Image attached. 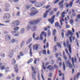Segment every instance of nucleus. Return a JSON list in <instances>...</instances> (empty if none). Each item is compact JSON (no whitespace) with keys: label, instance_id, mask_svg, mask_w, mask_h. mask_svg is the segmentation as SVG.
<instances>
[{"label":"nucleus","instance_id":"1","mask_svg":"<svg viewBox=\"0 0 80 80\" xmlns=\"http://www.w3.org/2000/svg\"><path fill=\"white\" fill-rule=\"evenodd\" d=\"M31 10L32 11V12L30 13V15L31 16L35 15L37 14V13H38V11L36 10L35 8H34V7L32 8L31 9Z\"/></svg>","mask_w":80,"mask_h":80},{"label":"nucleus","instance_id":"2","mask_svg":"<svg viewBox=\"0 0 80 80\" xmlns=\"http://www.w3.org/2000/svg\"><path fill=\"white\" fill-rule=\"evenodd\" d=\"M73 33L71 31H68V33L66 34V35L67 36V37H68L69 35H71V36L69 37L70 41L71 43H72V38L73 37Z\"/></svg>","mask_w":80,"mask_h":80},{"label":"nucleus","instance_id":"3","mask_svg":"<svg viewBox=\"0 0 80 80\" xmlns=\"http://www.w3.org/2000/svg\"><path fill=\"white\" fill-rule=\"evenodd\" d=\"M40 19H38L37 20H34L31 22H29L30 25H35L38 24L40 22Z\"/></svg>","mask_w":80,"mask_h":80},{"label":"nucleus","instance_id":"4","mask_svg":"<svg viewBox=\"0 0 80 80\" xmlns=\"http://www.w3.org/2000/svg\"><path fill=\"white\" fill-rule=\"evenodd\" d=\"M19 24H20V21L18 20H17L12 22V27H17V26L19 25Z\"/></svg>","mask_w":80,"mask_h":80},{"label":"nucleus","instance_id":"5","mask_svg":"<svg viewBox=\"0 0 80 80\" xmlns=\"http://www.w3.org/2000/svg\"><path fill=\"white\" fill-rule=\"evenodd\" d=\"M74 0H72V1H71L69 3V4L67 3V2H66L65 4L66 5V8H68V7H72L73 5V2Z\"/></svg>","mask_w":80,"mask_h":80},{"label":"nucleus","instance_id":"6","mask_svg":"<svg viewBox=\"0 0 80 80\" xmlns=\"http://www.w3.org/2000/svg\"><path fill=\"white\" fill-rule=\"evenodd\" d=\"M66 63V67H69L70 68H72V65L71 64V62L68 60H67L65 62Z\"/></svg>","mask_w":80,"mask_h":80},{"label":"nucleus","instance_id":"7","mask_svg":"<svg viewBox=\"0 0 80 80\" xmlns=\"http://www.w3.org/2000/svg\"><path fill=\"white\" fill-rule=\"evenodd\" d=\"M67 44L68 47L69 48V51L71 54H72V48L71 47V44L69 45V42L68 40H67Z\"/></svg>","mask_w":80,"mask_h":80},{"label":"nucleus","instance_id":"8","mask_svg":"<svg viewBox=\"0 0 80 80\" xmlns=\"http://www.w3.org/2000/svg\"><path fill=\"white\" fill-rule=\"evenodd\" d=\"M55 15H53L51 18L48 19L49 22H50L51 24H53V23H54V19H55Z\"/></svg>","mask_w":80,"mask_h":80},{"label":"nucleus","instance_id":"9","mask_svg":"<svg viewBox=\"0 0 80 80\" xmlns=\"http://www.w3.org/2000/svg\"><path fill=\"white\" fill-rule=\"evenodd\" d=\"M10 18V15L9 13L6 14L3 17L4 19H7V20H8Z\"/></svg>","mask_w":80,"mask_h":80},{"label":"nucleus","instance_id":"10","mask_svg":"<svg viewBox=\"0 0 80 80\" xmlns=\"http://www.w3.org/2000/svg\"><path fill=\"white\" fill-rule=\"evenodd\" d=\"M52 9V8H51L49 9H48V10H47L46 11V12L44 13L43 15V18H46V17H47V14H48V12H50L51 10Z\"/></svg>","mask_w":80,"mask_h":80},{"label":"nucleus","instance_id":"11","mask_svg":"<svg viewBox=\"0 0 80 80\" xmlns=\"http://www.w3.org/2000/svg\"><path fill=\"white\" fill-rule=\"evenodd\" d=\"M65 0H62L59 3L58 5L60 6V8H62L63 7V2Z\"/></svg>","mask_w":80,"mask_h":80},{"label":"nucleus","instance_id":"12","mask_svg":"<svg viewBox=\"0 0 80 80\" xmlns=\"http://www.w3.org/2000/svg\"><path fill=\"white\" fill-rule=\"evenodd\" d=\"M35 7H42L43 6V5H42V4L41 2H38L36 3L35 4Z\"/></svg>","mask_w":80,"mask_h":80},{"label":"nucleus","instance_id":"13","mask_svg":"<svg viewBox=\"0 0 80 80\" xmlns=\"http://www.w3.org/2000/svg\"><path fill=\"white\" fill-rule=\"evenodd\" d=\"M39 45H35L33 46V50H38V47H39Z\"/></svg>","mask_w":80,"mask_h":80},{"label":"nucleus","instance_id":"14","mask_svg":"<svg viewBox=\"0 0 80 80\" xmlns=\"http://www.w3.org/2000/svg\"><path fill=\"white\" fill-rule=\"evenodd\" d=\"M5 39L6 40H7V41H9L10 40V37L8 35H7L6 36Z\"/></svg>","mask_w":80,"mask_h":80},{"label":"nucleus","instance_id":"15","mask_svg":"<svg viewBox=\"0 0 80 80\" xmlns=\"http://www.w3.org/2000/svg\"><path fill=\"white\" fill-rule=\"evenodd\" d=\"M14 67V69L15 72H16V73H18V68H17V65H15Z\"/></svg>","mask_w":80,"mask_h":80},{"label":"nucleus","instance_id":"16","mask_svg":"<svg viewBox=\"0 0 80 80\" xmlns=\"http://www.w3.org/2000/svg\"><path fill=\"white\" fill-rule=\"evenodd\" d=\"M47 68L48 69H50V70H53L54 69H53V67L52 66H51L50 65L48 66Z\"/></svg>","mask_w":80,"mask_h":80},{"label":"nucleus","instance_id":"17","mask_svg":"<svg viewBox=\"0 0 80 80\" xmlns=\"http://www.w3.org/2000/svg\"><path fill=\"white\" fill-rule=\"evenodd\" d=\"M32 38H30L26 42V44L28 45V44H29V43H30L31 42H32Z\"/></svg>","mask_w":80,"mask_h":80},{"label":"nucleus","instance_id":"18","mask_svg":"<svg viewBox=\"0 0 80 80\" xmlns=\"http://www.w3.org/2000/svg\"><path fill=\"white\" fill-rule=\"evenodd\" d=\"M36 29L37 28L35 26H33L31 28V30L32 32H34V31L36 30Z\"/></svg>","mask_w":80,"mask_h":80},{"label":"nucleus","instance_id":"19","mask_svg":"<svg viewBox=\"0 0 80 80\" xmlns=\"http://www.w3.org/2000/svg\"><path fill=\"white\" fill-rule=\"evenodd\" d=\"M5 8H9L10 7V5L8 3H6L5 4Z\"/></svg>","mask_w":80,"mask_h":80},{"label":"nucleus","instance_id":"20","mask_svg":"<svg viewBox=\"0 0 80 80\" xmlns=\"http://www.w3.org/2000/svg\"><path fill=\"white\" fill-rule=\"evenodd\" d=\"M55 27H59V28L60 29V28H61V26H60V25H59V24H58V23L56 22L55 23Z\"/></svg>","mask_w":80,"mask_h":80},{"label":"nucleus","instance_id":"21","mask_svg":"<svg viewBox=\"0 0 80 80\" xmlns=\"http://www.w3.org/2000/svg\"><path fill=\"white\" fill-rule=\"evenodd\" d=\"M12 52H10L9 54V57L10 58H12V57L13 55V51H12Z\"/></svg>","mask_w":80,"mask_h":80},{"label":"nucleus","instance_id":"22","mask_svg":"<svg viewBox=\"0 0 80 80\" xmlns=\"http://www.w3.org/2000/svg\"><path fill=\"white\" fill-rule=\"evenodd\" d=\"M65 51L66 52L68 55H69V58H71V56H70V54L68 53V50H67V49H66Z\"/></svg>","mask_w":80,"mask_h":80},{"label":"nucleus","instance_id":"23","mask_svg":"<svg viewBox=\"0 0 80 80\" xmlns=\"http://www.w3.org/2000/svg\"><path fill=\"white\" fill-rule=\"evenodd\" d=\"M32 6V5H27L26 7V9H29V8H30Z\"/></svg>","mask_w":80,"mask_h":80},{"label":"nucleus","instance_id":"24","mask_svg":"<svg viewBox=\"0 0 80 80\" xmlns=\"http://www.w3.org/2000/svg\"><path fill=\"white\" fill-rule=\"evenodd\" d=\"M16 42V40L15 39H12L10 42V43H15Z\"/></svg>","mask_w":80,"mask_h":80},{"label":"nucleus","instance_id":"25","mask_svg":"<svg viewBox=\"0 0 80 80\" xmlns=\"http://www.w3.org/2000/svg\"><path fill=\"white\" fill-rule=\"evenodd\" d=\"M24 32H25V29L22 28L20 32V33L22 34V33H24Z\"/></svg>","mask_w":80,"mask_h":80},{"label":"nucleus","instance_id":"26","mask_svg":"<svg viewBox=\"0 0 80 80\" xmlns=\"http://www.w3.org/2000/svg\"><path fill=\"white\" fill-rule=\"evenodd\" d=\"M13 29L14 30H15L16 31H17L19 30V27H16L13 28Z\"/></svg>","mask_w":80,"mask_h":80},{"label":"nucleus","instance_id":"27","mask_svg":"<svg viewBox=\"0 0 80 80\" xmlns=\"http://www.w3.org/2000/svg\"><path fill=\"white\" fill-rule=\"evenodd\" d=\"M31 28V26L30 25H28L27 27L26 28L27 30H29Z\"/></svg>","mask_w":80,"mask_h":80},{"label":"nucleus","instance_id":"28","mask_svg":"<svg viewBox=\"0 0 80 80\" xmlns=\"http://www.w3.org/2000/svg\"><path fill=\"white\" fill-rule=\"evenodd\" d=\"M48 36H50L51 35V32H50V30H48Z\"/></svg>","mask_w":80,"mask_h":80},{"label":"nucleus","instance_id":"29","mask_svg":"<svg viewBox=\"0 0 80 80\" xmlns=\"http://www.w3.org/2000/svg\"><path fill=\"white\" fill-rule=\"evenodd\" d=\"M74 58L73 57L72 58V61L74 67H75V65H74Z\"/></svg>","mask_w":80,"mask_h":80},{"label":"nucleus","instance_id":"30","mask_svg":"<svg viewBox=\"0 0 80 80\" xmlns=\"http://www.w3.org/2000/svg\"><path fill=\"white\" fill-rule=\"evenodd\" d=\"M53 11H51L49 13L50 15H52L53 14Z\"/></svg>","mask_w":80,"mask_h":80},{"label":"nucleus","instance_id":"31","mask_svg":"<svg viewBox=\"0 0 80 80\" xmlns=\"http://www.w3.org/2000/svg\"><path fill=\"white\" fill-rule=\"evenodd\" d=\"M63 68L64 70L65 71V63H64V62H63Z\"/></svg>","mask_w":80,"mask_h":80},{"label":"nucleus","instance_id":"32","mask_svg":"<svg viewBox=\"0 0 80 80\" xmlns=\"http://www.w3.org/2000/svg\"><path fill=\"white\" fill-rule=\"evenodd\" d=\"M16 34H15V36H16V37H17L19 35V32H18L17 31L16 32Z\"/></svg>","mask_w":80,"mask_h":80},{"label":"nucleus","instance_id":"33","mask_svg":"<svg viewBox=\"0 0 80 80\" xmlns=\"http://www.w3.org/2000/svg\"><path fill=\"white\" fill-rule=\"evenodd\" d=\"M15 63H16V61H15V59H13L12 60V64L13 65H14V64H15Z\"/></svg>","mask_w":80,"mask_h":80},{"label":"nucleus","instance_id":"34","mask_svg":"<svg viewBox=\"0 0 80 80\" xmlns=\"http://www.w3.org/2000/svg\"><path fill=\"white\" fill-rule=\"evenodd\" d=\"M57 45L58 46V47H60V48H62V46L59 42L57 43Z\"/></svg>","mask_w":80,"mask_h":80},{"label":"nucleus","instance_id":"35","mask_svg":"<svg viewBox=\"0 0 80 80\" xmlns=\"http://www.w3.org/2000/svg\"><path fill=\"white\" fill-rule=\"evenodd\" d=\"M33 61V59H31L29 61H28V63H30L32 62Z\"/></svg>","mask_w":80,"mask_h":80},{"label":"nucleus","instance_id":"36","mask_svg":"<svg viewBox=\"0 0 80 80\" xmlns=\"http://www.w3.org/2000/svg\"><path fill=\"white\" fill-rule=\"evenodd\" d=\"M30 2L31 3H32V4H33V3H35L36 2V1H30Z\"/></svg>","mask_w":80,"mask_h":80},{"label":"nucleus","instance_id":"37","mask_svg":"<svg viewBox=\"0 0 80 80\" xmlns=\"http://www.w3.org/2000/svg\"><path fill=\"white\" fill-rule=\"evenodd\" d=\"M62 21L63 22H64V20L63 19H62V20H60V23H61V26H62Z\"/></svg>","mask_w":80,"mask_h":80},{"label":"nucleus","instance_id":"38","mask_svg":"<svg viewBox=\"0 0 80 80\" xmlns=\"http://www.w3.org/2000/svg\"><path fill=\"white\" fill-rule=\"evenodd\" d=\"M56 33V30L55 29L53 31V35L54 36L55 35V33Z\"/></svg>","mask_w":80,"mask_h":80},{"label":"nucleus","instance_id":"39","mask_svg":"<svg viewBox=\"0 0 80 80\" xmlns=\"http://www.w3.org/2000/svg\"><path fill=\"white\" fill-rule=\"evenodd\" d=\"M49 77L50 78H52V73H49L48 75Z\"/></svg>","mask_w":80,"mask_h":80},{"label":"nucleus","instance_id":"40","mask_svg":"<svg viewBox=\"0 0 80 80\" xmlns=\"http://www.w3.org/2000/svg\"><path fill=\"white\" fill-rule=\"evenodd\" d=\"M30 56L32 57V48L30 49Z\"/></svg>","mask_w":80,"mask_h":80},{"label":"nucleus","instance_id":"41","mask_svg":"<svg viewBox=\"0 0 80 80\" xmlns=\"http://www.w3.org/2000/svg\"><path fill=\"white\" fill-rule=\"evenodd\" d=\"M65 12H63L62 13V14H61L62 17H64L65 15H65Z\"/></svg>","mask_w":80,"mask_h":80},{"label":"nucleus","instance_id":"42","mask_svg":"<svg viewBox=\"0 0 80 80\" xmlns=\"http://www.w3.org/2000/svg\"><path fill=\"white\" fill-rule=\"evenodd\" d=\"M40 38L41 40H43V36H42V35H41L40 36Z\"/></svg>","mask_w":80,"mask_h":80},{"label":"nucleus","instance_id":"43","mask_svg":"<svg viewBox=\"0 0 80 80\" xmlns=\"http://www.w3.org/2000/svg\"><path fill=\"white\" fill-rule=\"evenodd\" d=\"M77 17L79 19V21H80V14H78L77 16Z\"/></svg>","mask_w":80,"mask_h":80},{"label":"nucleus","instance_id":"44","mask_svg":"<svg viewBox=\"0 0 80 80\" xmlns=\"http://www.w3.org/2000/svg\"><path fill=\"white\" fill-rule=\"evenodd\" d=\"M8 70H9V68H8V67H7L6 68V71H5L6 72H8Z\"/></svg>","mask_w":80,"mask_h":80},{"label":"nucleus","instance_id":"45","mask_svg":"<svg viewBox=\"0 0 80 80\" xmlns=\"http://www.w3.org/2000/svg\"><path fill=\"white\" fill-rule=\"evenodd\" d=\"M59 0H56L54 2V4H56V3H58V2H59Z\"/></svg>","mask_w":80,"mask_h":80},{"label":"nucleus","instance_id":"46","mask_svg":"<svg viewBox=\"0 0 80 80\" xmlns=\"http://www.w3.org/2000/svg\"><path fill=\"white\" fill-rule=\"evenodd\" d=\"M78 21H80V19H79L78 18H77L75 19V22H78Z\"/></svg>","mask_w":80,"mask_h":80},{"label":"nucleus","instance_id":"47","mask_svg":"<svg viewBox=\"0 0 80 80\" xmlns=\"http://www.w3.org/2000/svg\"><path fill=\"white\" fill-rule=\"evenodd\" d=\"M70 22L71 24H73V20L72 19H71L70 20Z\"/></svg>","mask_w":80,"mask_h":80},{"label":"nucleus","instance_id":"48","mask_svg":"<svg viewBox=\"0 0 80 80\" xmlns=\"http://www.w3.org/2000/svg\"><path fill=\"white\" fill-rule=\"evenodd\" d=\"M33 36V39H35V33L34 32L32 35Z\"/></svg>","mask_w":80,"mask_h":80},{"label":"nucleus","instance_id":"49","mask_svg":"<svg viewBox=\"0 0 80 80\" xmlns=\"http://www.w3.org/2000/svg\"><path fill=\"white\" fill-rule=\"evenodd\" d=\"M55 56L56 58H58V53H56L55 54Z\"/></svg>","mask_w":80,"mask_h":80},{"label":"nucleus","instance_id":"50","mask_svg":"<svg viewBox=\"0 0 80 80\" xmlns=\"http://www.w3.org/2000/svg\"><path fill=\"white\" fill-rule=\"evenodd\" d=\"M1 70H4L5 69V66H2L1 68Z\"/></svg>","mask_w":80,"mask_h":80},{"label":"nucleus","instance_id":"51","mask_svg":"<svg viewBox=\"0 0 80 80\" xmlns=\"http://www.w3.org/2000/svg\"><path fill=\"white\" fill-rule=\"evenodd\" d=\"M63 45H64V47H65V48L67 47V46H66V44H65V41L63 42Z\"/></svg>","mask_w":80,"mask_h":80},{"label":"nucleus","instance_id":"52","mask_svg":"<svg viewBox=\"0 0 80 80\" xmlns=\"http://www.w3.org/2000/svg\"><path fill=\"white\" fill-rule=\"evenodd\" d=\"M42 53L43 54H45V55H46V50H44L43 51V52H42Z\"/></svg>","mask_w":80,"mask_h":80},{"label":"nucleus","instance_id":"53","mask_svg":"<svg viewBox=\"0 0 80 80\" xmlns=\"http://www.w3.org/2000/svg\"><path fill=\"white\" fill-rule=\"evenodd\" d=\"M46 34V33H45V32L44 31H43L41 35H45Z\"/></svg>","mask_w":80,"mask_h":80},{"label":"nucleus","instance_id":"54","mask_svg":"<svg viewBox=\"0 0 80 80\" xmlns=\"http://www.w3.org/2000/svg\"><path fill=\"white\" fill-rule=\"evenodd\" d=\"M12 33L13 34H14V33H16V32L15 31H12Z\"/></svg>","mask_w":80,"mask_h":80},{"label":"nucleus","instance_id":"55","mask_svg":"<svg viewBox=\"0 0 80 80\" xmlns=\"http://www.w3.org/2000/svg\"><path fill=\"white\" fill-rule=\"evenodd\" d=\"M58 60H60V61H62V60L61 59V58H58V59L57 60V62H58Z\"/></svg>","mask_w":80,"mask_h":80},{"label":"nucleus","instance_id":"56","mask_svg":"<svg viewBox=\"0 0 80 80\" xmlns=\"http://www.w3.org/2000/svg\"><path fill=\"white\" fill-rule=\"evenodd\" d=\"M20 56H23V52H21L20 53Z\"/></svg>","mask_w":80,"mask_h":80},{"label":"nucleus","instance_id":"57","mask_svg":"<svg viewBox=\"0 0 80 80\" xmlns=\"http://www.w3.org/2000/svg\"><path fill=\"white\" fill-rule=\"evenodd\" d=\"M43 65L42 66V68L44 69V70H45V68L44 67V65H45V63L44 62L43 63Z\"/></svg>","mask_w":80,"mask_h":80},{"label":"nucleus","instance_id":"58","mask_svg":"<svg viewBox=\"0 0 80 80\" xmlns=\"http://www.w3.org/2000/svg\"><path fill=\"white\" fill-rule=\"evenodd\" d=\"M20 12H18L17 14V16H19V15H20Z\"/></svg>","mask_w":80,"mask_h":80},{"label":"nucleus","instance_id":"59","mask_svg":"<svg viewBox=\"0 0 80 80\" xmlns=\"http://www.w3.org/2000/svg\"><path fill=\"white\" fill-rule=\"evenodd\" d=\"M79 76H80V73L78 72V74L77 75V78H78V77H79Z\"/></svg>","mask_w":80,"mask_h":80},{"label":"nucleus","instance_id":"60","mask_svg":"<svg viewBox=\"0 0 80 80\" xmlns=\"http://www.w3.org/2000/svg\"><path fill=\"white\" fill-rule=\"evenodd\" d=\"M24 43H25V41H23L21 43V46H22V45H23Z\"/></svg>","mask_w":80,"mask_h":80},{"label":"nucleus","instance_id":"61","mask_svg":"<svg viewBox=\"0 0 80 80\" xmlns=\"http://www.w3.org/2000/svg\"><path fill=\"white\" fill-rule=\"evenodd\" d=\"M61 35L62 36V38H63V37H64V32H62L61 33Z\"/></svg>","mask_w":80,"mask_h":80},{"label":"nucleus","instance_id":"62","mask_svg":"<svg viewBox=\"0 0 80 80\" xmlns=\"http://www.w3.org/2000/svg\"><path fill=\"white\" fill-rule=\"evenodd\" d=\"M66 27L67 28H70V26L68 25H66Z\"/></svg>","mask_w":80,"mask_h":80},{"label":"nucleus","instance_id":"63","mask_svg":"<svg viewBox=\"0 0 80 80\" xmlns=\"http://www.w3.org/2000/svg\"><path fill=\"white\" fill-rule=\"evenodd\" d=\"M20 78L19 77H17L16 78V80H20Z\"/></svg>","mask_w":80,"mask_h":80},{"label":"nucleus","instance_id":"64","mask_svg":"<svg viewBox=\"0 0 80 80\" xmlns=\"http://www.w3.org/2000/svg\"><path fill=\"white\" fill-rule=\"evenodd\" d=\"M5 11H9V9L5 8Z\"/></svg>","mask_w":80,"mask_h":80}]
</instances>
